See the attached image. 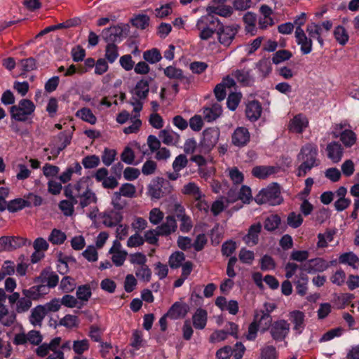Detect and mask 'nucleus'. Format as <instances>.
I'll return each mask as SVG.
<instances>
[{
  "label": "nucleus",
  "mask_w": 359,
  "mask_h": 359,
  "mask_svg": "<svg viewBox=\"0 0 359 359\" xmlns=\"http://www.w3.org/2000/svg\"><path fill=\"white\" fill-rule=\"evenodd\" d=\"M297 159L301 163L297 168L296 175L299 177H304L313 168L318 167L320 164L317 145L311 142L304 144L297 154Z\"/></svg>",
  "instance_id": "1"
},
{
  "label": "nucleus",
  "mask_w": 359,
  "mask_h": 359,
  "mask_svg": "<svg viewBox=\"0 0 359 359\" xmlns=\"http://www.w3.org/2000/svg\"><path fill=\"white\" fill-rule=\"evenodd\" d=\"M35 109L36 106L32 100L23 98L18 104L9 108L11 118L15 121L27 122L33 116Z\"/></svg>",
  "instance_id": "2"
},
{
  "label": "nucleus",
  "mask_w": 359,
  "mask_h": 359,
  "mask_svg": "<svg viewBox=\"0 0 359 359\" xmlns=\"http://www.w3.org/2000/svg\"><path fill=\"white\" fill-rule=\"evenodd\" d=\"M255 201L258 204L267 203L273 206L280 205L283 201L280 185L273 182L267 187L262 189L255 196Z\"/></svg>",
  "instance_id": "3"
},
{
  "label": "nucleus",
  "mask_w": 359,
  "mask_h": 359,
  "mask_svg": "<svg viewBox=\"0 0 359 359\" xmlns=\"http://www.w3.org/2000/svg\"><path fill=\"white\" fill-rule=\"evenodd\" d=\"M219 134L220 132L217 128H209L204 130L203 138L198 146V151L208 154L217 143Z\"/></svg>",
  "instance_id": "4"
},
{
  "label": "nucleus",
  "mask_w": 359,
  "mask_h": 359,
  "mask_svg": "<svg viewBox=\"0 0 359 359\" xmlns=\"http://www.w3.org/2000/svg\"><path fill=\"white\" fill-rule=\"evenodd\" d=\"M271 338L277 341H284L290 331V323L284 319L273 321L268 329Z\"/></svg>",
  "instance_id": "5"
},
{
  "label": "nucleus",
  "mask_w": 359,
  "mask_h": 359,
  "mask_svg": "<svg viewBox=\"0 0 359 359\" xmlns=\"http://www.w3.org/2000/svg\"><path fill=\"white\" fill-rule=\"evenodd\" d=\"M172 191V187L169 181L158 178L156 182L149 186L148 192L152 199H160L169 194Z\"/></svg>",
  "instance_id": "6"
},
{
  "label": "nucleus",
  "mask_w": 359,
  "mask_h": 359,
  "mask_svg": "<svg viewBox=\"0 0 359 359\" xmlns=\"http://www.w3.org/2000/svg\"><path fill=\"white\" fill-rule=\"evenodd\" d=\"M10 306L15 313H22L28 311L32 306V302L26 296L20 297L19 292H13L8 295Z\"/></svg>",
  "instance_id": "7"
},
{
  "label": "nucleus",
  "mask_w": 359,
  "mask_h": 359,
  "mask_svg": "<svg viewBox=\"0 0 359 359\" xmlns=\"http://www.w3.org/2000/svg\"><path fill=\"white\" fill-rule=\"evenodd\" d=\"M102 224H120L123 219V206L116 203L113 209L106 210L99 214Z\"/></svg>",
  "instance_id": "8"
},
{
  "label": "nucleus",
  "mask_w": 359,
  "mask_h": 359,
  "mask_svg": "<svg viewBox=\"0 0 359 359\" xmlns=\"http://www.w3.org/2000/svg\"><path fill=\"white\" fill-rule=\"evenodd\" d=\"M238 29L237 25H224L222 23L217 32L219 42L225 47L229 46L235 39Z\"/></svg>",
  "instance_id": "9"
},
{
  "label": "nucleus",
  "mask_w": 359,
  "mask_h": 359,
  "mask_svg": "<svg viewBox=\"0 0 359 359\" xmlns=\"http://www.w3.org/2000/svg\"><path fill=\"white\" fill-rule=\"evenodd\" d=\"M124 29L116 25L103 29L102 36L107 43H120L123 38Z\"/></svg>",
  "instance_id": "10"
},
{
  "label": "nucleus",
  "mask_w": 359,
  "mask_h": 359,
  "mask_svg": "<svg viewBox=\"0 0 359 359\" xmlns=\"http://www.w3.org/2000/svg\"><path fill=\"white\" fill-rule=\"evenodd\" d=\"M167 223L161 224H176L177 222H181V224H189V217L185 214V209L181 204L177 203L174 206L173 212L166 217Z\"/></svg>",
  "instance_id": "11"
},
{
  "label": "nucleus",
  "mask_w": 359,
  "mask_h": 359,
  "mask_svg": "<svg viewBox=\"0 0 359 359\" xmlns=\"http://www.w3.org/2000/svg\"><path fill=\"white\" fill-rule=\"evenodd\" d=\"M250 140V134L248 128L238 127L231 135L232 144L239 148L246 146Z\"/></svg>",
  "instance_id": "12"
},
{
  "label": "nucleus",
  "mask_w": 359,
  "mask_h": 359,
  "mask_svg": "<svg viewBox=\"0 0 359 359\" xmlns=\"http://www.w3.org/2000/svg\"><path fill=\"white\" fill-rule=\"evenodd\" d=\"M295 38L297 43L300 46V50L303 55H308L312 51V39L306 36L302 29H296Z\"/></svg>",
  "instance_id": "13"
},
{
  "label": "nucleus",
  "mask_w": 359,
  "mask_h": 359,
  "mask_svg": "<svg viewBox=\"0 0 359 359\" xmlns=\"http://www.w3.org/2000/svg\"><path fill=\"white\" fill-rule=\"evenodd\" d=\"M158 69L159 70H163L164 75L170 80L185 81L187 83H190V79L184 75L182 69L177 68L173 65H170L164 69L162 67L161 65H159Z\"/></svg>",
  "instance_id": "14"
},
{
  "label": "nucleus",
  "mask_w": 359,
  "mask_h": 359,
  "mask_svg": "<svg viewBox=\"0 0 359 359\" xmlns=\"http://www.w3.org/2000/svg\"><path fill=\"white\" fill-rule=\"evenodd\" d=\"M330 266L329 263L323 258H315L309 260L304 268L309 273H316L327 270Z\"/></svg>",
  "instance_id": "15"
},
{
  "label": "nucleus",
  "mask_w": 359,
  "mask_h": 359,
  "mask_svg": "<svg viewBox=\"0 0 359 359\" xmlns=\"http://www.w3.org/2000/svg\"><path fill=\"white\" fill-rule=\"evenodd\" d=\"M109 253L112 255L111 260L116 266H121L123 264L126 259L127 252L121 249V245L118 241H115L114 242Z\"/></svg>",
  "instance_id": "16"
},
{
  "label": "nucleus",
  "mask_w": 359,
  "mask_h": 359,
  "mask_svg": "<svg viewBox=\"0 0 359 359\" xmlns=\"http://www.w3.org/2000/svg\"><path fill=\"white\" fill-rule=\"evenodd\" d=\"M327 156L333 163H337L341 160L344 149L339 142L332 141L326 147Z\"/></svg>",
  "instance_id": "17"
},
{
  "label": "nucleus",
  "mask_w": 359,
  "mask_h": 359,
  "mask_svg": "<svg viewBox=\"0 0 359 359\" xmlns=\"http://www.w3.org/2000/svg\"><path fill=\"white\" fill-rule=\"evenodd\" d=\"M262 113V106L257 100L249 102L245 108V115L251 122L257 121Z\"/></svg>",
  "instance_id": "18"
},
{
  "label": "nucleus",
  "mask_w": 359,
  "mask_h": 359,
  "mask_svg": "<svg viewBox=\"0 0 359 359\" xmlns=\"http://www.w3.org/2000/svg\"><path fill=\"white\" fill-rule=\"evenodd\" d=\"M16 313L11 311L4 304H0V324L4 327H10L16 321Z\"/></svg>",
  "instance_id": "19"
},
{
  "label": "nucleus",
  "mask_w": 359,
  "mask_h": 359,
  "mask_svg": "<svg viewBox=\"0 0 359 359\" xmlns=\"http://www.w3.org/2000/svg\"><path fill=\"white\" fill-rule=\"evenodd\" d=\"M290 320L293 324V330L297 334H300L305 327V315L300 311H292L289 313Z\"/></svg>",
  "instance_id": "20"
},
{
  "label": "nucleus",
  "mask_w": 359,
  "mask_h": 359,
  "mask_svg": "<svg viewBox=\"0 0 359 359\" xmlns=\"http://www.w3.org/2000/svg\"><path fill=\"white\" fill-rule=\"evenodd\" d=\"M215 305L222 311H227L231 315H236L238 312V303L236 300L227 302L224 297H218L215 300Z\"/></svg>",
  "instance_id": "21"
},
{
  "label": "nucleus",
  "mask_w": 359,
  "mask_h": 359,
  "mask_svg": "<svg viewBox=\"0 0 359 359\" xmlns=\"http://www.w3.org/2000/svg\"><path fill=\"white\" fill-rule=\"evenodd\" d=\"M257 320V325L261 327L262 332L268 330L273 323L270 313L263 310L255 311L253 320Z\"/></svg>",
  "instance_id": "22"
},
{
  "label": "nucleus",
  "mask_w": 359,
  "mask_h": 359,
  "mask_svg": "<svg viewBox=\"0 0 359 359\" xmlns=\"http://www.w3.org/2000/svg\"><path fill=\"white\" fill-rule=\"evenodd\" d=\"M188 310L189 307L187 304L176 302L166 313V316L173 320L179 319L184 318L187 315Z\"/></svg>",
  "instance_id": "23"
},
{
  "label": "nucleus",
  "mask_w": 359,
  "mask_h": 359,
  "mask_svg": "<svg viewBox=\"0 0 359 359\" xmlns=\"http://www.w3.org/2000/svg\"><path fill=\"white\" fill-rule=\"evenodd\" d=\"M198 24L203 25L210 30L217 32L222 22L214 15H205L201 16L197 21Z\"/></svg>",
  "instance_id": "24"
},
{
  "label": "nucleus",
  "mask_w": 359,
  "mask_h": 359,
  "mask_svg": "<svg viewBox=\"0 0 359 359\" xmlns=\"http://www.w3.org/2000/svg\"><path fill=\"white\" fill-rule=\"evenodd\" d=\"M308 126V120L302 114L294 116L289 124V130L296 133H302Z\"/></svg>",
  "instance_id": "25"
},
{
  "label": "nucleus",
  "mask_w": 359,
  "mask_h": 359,
  "mask_svg": "<svg viewBox=\"0 0 359 359\" xmlns=\"http://www.w3.org/2000/svg\"><path fill=\"white\" fill-rule=\"evenodd\" d=\"M176 227L177 226H157L156 230L149 231L145 233V240L150 244H155L158 241V235L164 233V229H168V231H165L167 233L171 231H175Z\"/></svg>",
  "instance_id": "26"
},
{
  "label": "nucleus",
  "mask_w": 359,
  "mask_h": 359,
  "mask_svg": "<svg viewBox=\"0 0 359 359\" xmlns=\"http://www.w3.org/2000/svg\"><path fill=\"white\" fill-rule=\"evenodd\" d=\"M48 292V288L45 285L32 286L29 289H23L22 293L32 302L38 299L42 294Z\"/></svg>",
  "instance_id": "27"
},
{
  "label": "nucleus",
  "mask_w": 359,
  "mask_h": 359,
  "mask_svg": "<svg viewBox=\"0 0 359 359\" xmlns=\"http://www.w3.org/2000/svg\"><path fill=\"white\" fill-rule=\"evenodd\" d=\"M193 325L197 330H203L208 321V312L206 310L198 308L192 317Z\"/></svg>",
  "instance_id": "28"
},
{
  "label": "nucleus",
  "mask_w": 359,
  "mask_h": 359,
  "mask_svg": "<svg viewBox=\"0 0 359 359\" xmlns=\"http://www.w3.org/2000/svg\"><path fill=\"white\" fill-rule=\"evenodd\" d=\"M276 172L277 168L274 166L256 165L252 170V175L256 178L264 180Z\"/></svg>",
  "instance_id": "29"
},
{
  "label": "nucleus",
  "mask_w": 359,
  "mask_h": 359,
  "mask_svg": "<svg viewBox=\"0 0 359 359\" xmlns=\"http://www.w3.org/2000/svg\"><path fill=\"white\" fill-rule=\"evenodd\" d=\"M82 167L79 162H75L72 165H69L67 168L59 177L61 182L65 184L72 179V176L74 173L79 175H81Z\"/></svg>",
  "instance_id": "30"
},
{
  "label": "nucleus",
  "mask_w": 359,
  "mask_h": 359,
  "mask_svg": "<svg viewBox=\"0 0 359 359\" xmlns=\"http://www.w3.org/2000/svg\"><path fill=\"white\" fill-rule=\"evenodd\" d=\"M39 278L41 279L43 283L46 284V286L48 289L55 287L59 282L58 276L55 273L48 270H43Z\"/></svg>",
  "instance_id": "31"
},
{
  "label": "nucleus",
  "mask_w": 359,
  "mask_h": 359,
  "mask_svg": "<svg viewBox=\"0 0 359 359\" xmlns=\"http://www.w3.org/2000/svg\"><path fill=\"white\" fill-rule=\"evenodd\" d=\"M149 92V81L142 79L137 82L133 93L139 100H144L147 97Z\"/></svg>",
  "instance_id": "32"
},
{
  "label": "nucleus",
  "mask_w": 359,
  "mask_h": 359,
  "mask_svg": "<svg viewBox=\"0 0 359 359\" xmlns=\"http://www.w3.org/2000/svg\"><path fill=\"white\" fill-rule=\"evenodd\" d=\"M78 203L81 208H84L87 207L93 202H96L97 197L95 194L88 187H86L85 190L82 192L81 196L77 197Z\"/></svg>",
  "instance_id": "33"
},
{
  "label": "nucleus",
  "mask_w": 359,
  "mask_h": 359,
  "mask_svg": "<svg viewBox=\"0 0 359 359\" xmlns=\"http://www.w3.org/2000/svg\"><path fill=\"white\" fill-rule=\"evenodd\" d=\"M46 314L44 307L39 305L32 310L29 321L34 326L41 325Z\"/></svg>",
  "instance_id": "34"
},
{
  "label": "nucleus",
  "mask_w": 359,
  "mask_h": 359,
  "mask_svg": "<svg viewBox=\"0 0 359 359\" xmlns=\"http://www.w3.org/2000/svg\"><path fill=\"white\" fill-rule=\"evenodd\" d=\"M339 262L341 264H347L353 269H357L359 266V258L353 252L341 254L339 257Z\"/></svg>",
  "instance_id": "35"
},
{
  "label": "nucleus",
  "mask_w": 359,
  "mask_h": 359,
  "mask_svg": "<svg viewBox=\"0 0 359 359\" xmlns=\"http://www.w3.org/2000/svg\"><path fill=\"white\" fill-rule=\"evenodd\" d=\"M340 140L346 148L351 147L357 140L356 134L351 130L346 129L343 130L340 135Z\"/></svg>",
  "instance_id": "36"
},
{
  "label": "nucleus",
  "mask_w": 359,
  "mask_h": 359,
  "mask_svg": "<svg viewBox=\"0 0 359 359\" xmlns=\"http://www.w3.org/2000/svg\"><path fill=\"white\" fill-rule=\"evenodd\" d=\"M261 227L262 226H250L248 233L243 238L247 245H254L257 243Z\"/></svg>",
  "instance_id": "37"
},
{
  "label": "nucleus",
  "mask_w": 359,
  "mask_h": 359,
  "mask_svg": "<svg viewBox=\"0 0 359 359\" xmlns=\"http://www.w3.org/2000/svg\"><path fill=\"white\" fill-rule=\"evenodd\" d=\"M76 116L83 121L92 125L95 124L97 122L96 116L93 114L92 110L87 107H83L78 110L76 113Z\"/></svg>",
  "instance_id": "38"
},
{
  "label": "nucleus",
  "mask_w": 359,
  "mask_h": 359,
  "mask_svg": "<svg viewBox=\"0 0 359 359\" xmlns=\"http://www.w3.org/2000/svg\"><path fill=\"white\" fill-rule=\"evenodd\" d=\"M143 59L150 64H156L161 60L162 55L158 48H154L143 53Z\"/></svg>",
  "instance_id": "39"
},
{
  "label": "nucleus",
  "mask_w": 359,
  "mask_h": 359,
  "mask_svg": "<svg viewBox=\"0 0 359 359\" xmlns=\"http://www.w3.org/2000/svg\"><path fill=\"white\" fill-rule=\"evenodd\" d=\"M333 34L336 41L341 46L346 45L348 41L349 35L346 29L341 25L335 27Z\"/></svg>",
  "instance_id": "40"
},
{
  "label": "nucleus",
  "mask_w": 359,
  "mask_h": 359,
  "mask_svg": "<svg viewBox=\"0 0 359 359\" xmlns=\"http://www.w3.org/2000/svg\"><path fill=\"white\" fill-rule=\"evenodd\" d=\"M76 295L77 299L83 302H87L92 295L90 286L88 284L79 286L76 292Z\"/></svg>",
  "instance_id": "41"
},
{
  "label": "nucleus",
  "mask_w": 359,
  "mask_h": 359,
  "mask_svg": "<svg viewBox=\"0 0 359 359\" xmlns=\"http://www.w3.org/2000/svg\"><path fill=\"white\" fill-rule=\"evenodd\" d=\"M89 347L90 344L88 340L86 339L75 340L72 342V349L77 355L76 356H80L84 352L87 351L89 349Z\"/></svg>",
  "instance_id": "42"
},
{
  "label": "nucleus",
  "mask_w": 359,
  "mask_h": 359,
  "mask_svg": "<svg viewBox=\"0 0 359 359\" xmlns=\"http://www.w3.org/2000/svg\"><path fill=\"white\" fill-rule=\"evenodd\" d=\"M105 60L109 63H114L118 56V47L114 43H107L105 48Z\"/></svg>",
  "instance_id": "43"
},
{
  "label": "nucleus",
  "mask_w": 359,
  "mask_h": 359,
  "mask_svg": "<svg viewBox=\"0 0 359 359\" xmlns=\"http://www.w3.org/2000/svg\"><path fill=\"white\" fill-rule=\"evenodd\" d=\"M182 192L184 194L192 196L195 199H198V198L204 196L200 191L199 187L194 182H189L185 184L183 187Z\"/></svg>",
  "instance_id": "44"
},
{
  "label": "nucleus",
  "mask_w": 359,
  "mask_h": 359,
  "mask_svg": "<svg viewBox=\"0 0 359 359\" xmlns=\"http://www.w3.org/2000/svg\"><path fill=\"white\" fill-rule=\"evenodd\" d=\"M135 275L138 279L144 282H149L151 277V271L147 265L137 266L135 269Z\"/></svg>",
  "instance_id": "45"
},
{
  "label": "nucleus",
  "mask_w": 359,
  "mask_h": 359,
  "mask_svg": "<svg viewBox=\"0 0 359 359\" xmlns=\"http://www.w3.org/2000/svg\"><path fill=\"white\" fill-rule=\"evenodd\" d=\"M292 57L291 51L282 49L276 51L272 57V62L275 65L280 64L284 61L289 60Z\"/></svg>",
  "instance_id": "46"
},
{
  "label": "nucleus",
  "mask_w": 359,
  "mask_h": 359,
  "mask_svg": "<svg viewBox=\"0 0 359 359\" xmlns=\"http://www.w3.org/2000/svg\"><path fill=\"white\" fill-rule=\"evenodd\" d=\"M116 154L117 152L115 149L107 147L104 148L101 156V159L103 164L106 166L111 165L115 161Z\"/></svg>",
  "instance_id": "47"
},
{
  "label": "nucleus",
  "mask_w": 359,
  "mask_h": 359,
  "mask_svg": "<svg viewBox=\"0 0 359 359\" xmlns=\"http://www.w3.org/2000/svg\"><path fill=\"white\" fill-rule=\"evenodd\" d=\"M27 201L21 198L10 201L7 203V209L11 212H18L27 205Z\"/></svg>",
  "instance_id": "48"
},
{
  "label": "nucleus",
  "mask_w": 359,
  "mask_h": 359,
  "mask_svg": "<svg viewBox=\"0 0 359 359\" xmlns=\"http://www.w3.org/2000/svg\"><path fill=\"white\" fill-rule=\"evenodd\" d=\"M82 164L86 169L97 168L100 163V158L97 155H88L83 158Z\"/></svg>",
  "instance_id": "49"
},
{
  "label": "nucleus",
  "mask_w": 359,
  "mask_h": 359,
  "mask_svg": "<svg viewBox=\"0 0 359 359\" xmlns=\"http://www.w3.org/2000/svg\"><path fill=\"white\" fill-rule=\"evenodd\" d=\"M66 238L67 236L64 232L54 229L48 237V241L53 245H61L65 242Z\"/></svg>",
  "instance_id": "50"
},
{
  "label": "nucleus",
  "mask_w": 359,
  "mask_h": 359,
  "mask_svg": "<svg viewBox=\"0 0 359 359\" xmlns=\"http://www.w3.org/2000/svg\"><path fill=\"white\" fill-rule=\"evenodd\" d=\"M316 27V23L311 22L307 25L306 31L308 33L309 37L311 39H316L320 46L323 48L324 46V40L322 36H318V32Z\"/></svg>",
  "instance_id": "51"
},
{
  "label": "nucleus",
  "mask_w": 359,
  "mask_h": 359,
  "mask_svg": "<svg viewBox=\"0 0 359 359\" xmlns=\"http://www.w3.org/2000/svg\"><path fill=\"white\" fill-rule=\"evenodd\" d=\"M185 259L184 254L182 252L172 253L169 258V265L172 269H177L182 265Z\"/></svg>",
  "instance_id": "52"
},
{
  "label": "nucleus",
  "mask_w": 359,
  "mask_h": 359,
  "mask_svg": "<svg viewBox=\"0 0 359 359\" xmlns=\"http://www.w3.org/2000/svg\"><path fill=\"white\" fill-rule=\"evenodd\" d=\"M236 198L243 203H250L252 199L251 189L246 185H242L236 195Z\"/></svg>",
  "instance_id": "53"
},
{
  "label": "nucleus",
  "mask_w": 359,
  "mask_h": 359,
  "mask_svg": "<svg viewBox=\"0 0 359 359\" xmlns=\"http://www.w3.org/2000/svg\"><path fill=\"white\" fill-rule=\"evenodd\" d=\"M234 76L241 85L248 86L251 84L252 79L248 72L244 70H236Z\"/></svg>",
  "instance_id": "54"
},
{
  "label": "nucleus",
  "mask_w": 359,
  "mask_h": 359,
  "mask_svg": "<svg viewBox=\"0 0 359 359\" xmlns=\"http://www.w3.org/2000/svg\"><path fill=\"white\" fill-rule=\"evenodd\" d=\"M241 97L242 94L241 93H231L226 100L227 107L231 111H235L241 102Z\"/></svg>",
  "instance_id": "55"
},
{
  "label": "nucleus",
  "mask_w": 359,
  "mask_h": 359,
  "mask_svg": "<svg viewBox=\"0 0 359 359\" xmlns=\"http://www.w3.org/2000/svg\"><path fill=\"white\" fill-rule=\"evenodd\" d=\"M257 67L264 77L269 76L272 71L271 62L269 58H262L258 62Z\"/></svg>",
  "instance_id": "56"
},
{
  "label": "nucleus",
  "mask_w": 359,
  "mask_h": 359,
  "mask_svg": "<svg viewBox=\"0 0 359 359\" xmlns=\"http://www.w3.org/2000/svg\"><path fill=\"white\" fill-rule=\"evenodd\" d=\"M15 264L14 262L11 260H6L4 262L1 270L0 273L3 276V280L7 276H12L15 273Z\"/></svg>",
  "instance_id": "57"
},
{
  "label": "nucleus",
  "mask_w": 359,
  "mask_h": 359,
  "mask_svg": "<svg viewBox=\"0 0 359 359\" xmlns=\"http://www.w3.org/2000/svg\"><path fill=\"white\" fill-rule=\"evenodd\" d=\"M335 233V231L330 230L326 231L325 233L318 234V242L317 245L318 248H325L329 242L333 240V236Z\"/></svg>",
  "instance_id": "58"
},
{
  "label": "nucleus",
  "mask_w": 359,
  "mask_h": 359,
  "mask_svg": "<svg viewBox=\"0 0 359 359\" xmlns=\"http://www.w3.org/2000/svg\"><path fill=\"white\" fill-rule=\"evenodd\" d=\"M60 287L64 292H72L76 287L74 279L69 276L64 277L60 281Z\"/></svg>",
  "instance_id": "59"
},
{
  "label": "nucleus",
  "mask_w": 359,
  "mask_h": 359,
  "mask_svg": "<svg viewBox=\"0 0 359 359\" xmlns=\"http://www.w3.org/2000/svg\"><path fill=\"white\" fill-rule=\"evenodd\" d=\"M277 358L278 352L275 346L272 345H268L262 348V359H277Z\"/></svg>",
  "instance_id": "60"
},
{
  "label": "nucleus",
  "mask_w": 359,
  "mask_h": 359,
  "mask_svg": "<svg viewBox=\"0 0 359 359\" xmlns=\"http://www.w3.org/2000/svg\"><path fill=\"white\" fill-rule=\"evenodd\" d=\"M61 325L71 329L79 325L78 317L76 316L67 314L63 317L60 322Z\"/></svg>",
  "instance_id": "61"
},
{
  "label": "nucleus",
  "mask_w": 359,
  "mask_h": 359,
  "mask_svg": "<svg viewBox=\"0 0 359 359\" xmlns=\"http://www.w3.org/2000/svg\"><path fill=\"white\" fill-rule=\"evenodd\" d=\"M121 159L123 162L128 165H137V163H134L135 153L133 150L129 147H125L121 154Z\"/></svg>",
  "instance_id": "62"
},
{
  "label": "nucleus",
  "mask_w": 359,
  "mask_h": 359,
  "mask_svg": "<svg viewBox=\"0 0 359 359\" xmlns=\"http://www.w3.org/2000/svg\"><path fill=\"white\" fill-rule=\"evenodd\" d=\"M188 159L184 154L178 155L172 163V168L175 172H180L183 168L187 167Z\"/></svg>",
  "instance_id": "63"
},
{
  "label": "nucleus",
  "mask_w": 359,
  "mask_h": 359,
  "mask_svg": "<svg viewBox=\"0 0 359 359\" xmlns=\"http://www.w3.org/2000/svg\"><path fill=\"white\" fill-rule=\"evenodd\" d=\"M330 212L327 208H322L313 214V218L317 223L323 224L330 217Z\"/></svg>",
  "instance_id": "64"
}]
</instances>
